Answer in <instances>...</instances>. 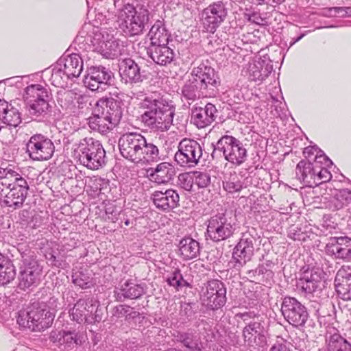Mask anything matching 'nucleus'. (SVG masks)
<instances>
[{"label":"nucleus","mask_w":351,"mask_h":351,"mask_svg":"<svg viewBox=\"0 0 351 351\" xmlns=\"http://www.w3.org/2000/svg\"><path fill=\"white\" fill-rule=\"evenodd\" d=\"M29 156L39 161L49 160L55 152V146L51 139L43 134L32 136L27 143Z\"/></svg>","instance_id":"13"},{"label":"nucleus","mask_w":351,"mask_h":351,"mask_svg":"<svg viewBox=\"0 0 351 351\" xmlns=\"http://www.w3.org/2000/svg\"><path fill=\"white\" fill-rule=\"evenodd\" d=\"M142 141L143 147L140 149L141 154L136 158V163L145 164L157 161L159 159L158 147L152 143H147L144 136Z\"/></svg>","instance_id":"34"},{"label":"nucleus","mask_w":351,"mask_h":351,"mask_svg":"<svg viewBox=\"0 0 351 351\" xmlns=\"http://www.w3.org/2000/svg\"><path fill=\"white\" fill-rule=\"evenodd\" d=\"M202 155V147L196 141L184 138L179 143L175 160L180 166L193 167L197 164Z\"/></svg>","instance_id":"10"},{"label":"nucleus","mask_w":351,"mask_h":351,"mask_svg":"<svg viewBox=\"0 0 351 351\" xmlns=\"http://www.w3.org/2000/svg\"><path fill=\"white\" fill-rule=\"evenodd\" d=\"M63 74L60 69H53L50 78L52 84L56 87H62L65 82Z\"/></svg>","instance_id":"48"},{"label":"nucleus","mask_w":351,"mask_h":351,"mask_svg":"<svg viewBox=\"0 0 351 351\" xmlns=\"http://www.w3.org/2000/svg\"><path fill=\"white\" fill-rule=\"evenodd\" d=\"M181 255L184 259L190 260L195 258L199 253V243H180Z\"/></svg>","instance_id":"38"},{"label":"nucleus","mask_w":351,"mask_h":351,"mask_svg":"<svg viewBox=\"0 0 351 351\" xmlns=\"http://www.w3.org/2000/svg\"><path fill=\"white\" fill-rule=\"evenodd\" d=\"M152 44V48L167 45L169 43V34L164 27L158 24L154 25L149 33Z\"/></svg>","instance_id":"36"},{"label":"nucleus","mask_w":351,"mask_h":351,"mask_svg":"<svg viewBox=\"0 0 351 351\" xmlns=\"http://www.w3.org/2000/svg\"><path fill=\"white\" fill-rule=\"evenodd\" d=\"M106 217L105 218L106 221H114L116 217V213H114V210L112 208H107L106 210Z\"/></svg>","instance_id":"60"},{"label":"nucleus","mask_w":351,"mask_h":351,"mask_svg":"<svg viewBox=\"0 0 351 351\" xmlns=\"http://www.w3.org/2000/svg\"><path fill=\"white\" fill-rule=\"evenodd\" d=\"M145 293L143 286L135 283L132 280H128L121 286L119 291H115V295L117 300L122 302L125 299H138Z\"/></svg>","instance_id":"25"},{"label":"nucleus","mask_w":351,"mask_h":351,"mask_svg":"<svg viewBox=\"0 0 351 351\" xmlns=\"http://www.w3.org/2000/svg\"><path fill=\"white\" fill-rule=\"evenodd\" d=\"M16 276L15 267L12 264L5 265V268L0 269V285H5L12 281Z\"/></svg>","instance_id":"41"},{"label":"nucleus","mask_w":351,"mask_h":351,"mask_svg":"<svg viewBox=\"0 0 351 351\" xmlns=\"http://www.w3.org/2000/svg\"><path fill=\"white\" fill-rule=\"evenodd\" d=\"M265 332V327L261 322H250L243 328L242 337L249 347L263 348L266 344Z\"/></svg>","instance_id":"16"},{"label":"nucleus","mask_w":351,"mask_h":351,"mask_svg":"<svg viewBox=\"0 0 351 351\" xmlns=\"http://www.w3.org/2000/svg\"><path fill=\"white\" fill-rule=\"evenodd\" d=\"M149 14L148 10L145 8H141L136 10L134 7L128 5L122 10L121 18L130 34L137 35L143 32L145 25L148 22Z\"/></svg>","instance_id":"9"},{"label":"nucleus","mask_w":351,"mask_h":351,"mask_svg":"<svg viewBox=\"0 0 351 351\" xmlns=\"http://www.w3.org/2000/svg\"><path fill=\"white\" fill-rule=\"evenodd\" d=\"M128 311H131V307L126 305L120 304L115 306L112 311V315L117 318L125 317L127 319Z\"/></svg>","instance_id":"49"},{"label":"nucleus","mask_w":351,"mask_h":351,"mask_svg":"<svg viewBox=\"0 0 351 351\" xmlns=\"http://www.w3.org/2000/svg\"><path fill=\"white\" fill-rule=\"evenodd\" d=\"M175 339L191 351H202L204 349L203 343L195 332H178Z\"/></svg>","instance_id":"31"},{"label":"nucleus","mask_w":351,"mask_h":351,"mask_svg":"<svg viewBox=\"0 0 351 351\" xmlns=\"http://www.w3.org/2000/svg\"><path fill=\"white\" fill-rule=\"evenodd\" d=\"M150 57L156 63L160 65H167L173 60L174 53L173 50L167 45H165L151 48Z\"/></svg>","instance_id":"32"},{"label":"nucleus","mask_w":351,"mask_h":351,"mask_svg":"<svg viewBox=\"0 0 351 351\" xmlns=\"http://www.w3.org/2000/svg\"><path fill=\"white\" fill-rule=\"evenodd\" d=\"M351 258V245H346V243H341L338 258Z\"/></svg>","instance_id":"53"},{"label":"nucleus","mask_w":351,"mask_h":351,"mask_svg":"<svg viewBox=\"0 0 351 351\" xmlns=\"http://www.w3.org/2000/svg\"><path fill=\"white\" fill-rule=\"evenodd\" d=\"M121 116V108L116 101L99 100L88 118V125L92 130L104 134L119 123Z\"/></svg>","instance_id":"3"},{"label":"nucleus","mask_w":351,"mask_h":351,"mask_svg":"<svg viewBox=\"0 0 351 351\" xmlns=\"http://www.w3.org/2000/svg\"><path fill=\"white\" fill-rule=\"evenodd\" d=\"M335 196L342 205L348 204L351 202V193L347 189H341L337 191Z\"/></svg>","instance_id":"50"},{"label":"nucleus","mask_w":351,"mask_h":351,"mask_svg":"<svg viewBox=\"0 0 351 351\" xmlns=\"http://www.w3.org/2000/svg\"><path fill=\"white\" fill-rule=\"evenodd\" d=\"M194 186L198 189L205 188L210 182V178L206 173L201 171H192Z\"/></svg>","instance_id":"42"},{"label":"nucleus","mask_w":351,"mask_h":351,"mask_svg":"<svg viewBox=\"0 0 351 351\" xmlns=\"http://www.w3.org/2000/svg\"><path fill=\"white\" fill-rule=\"evenodd\" d=\"M83 69V62L77 54L67 56L64 59V74L68 78L80 76Z\"/></svg>","instance_id":"29"},{"label":"nucleus","mask_w":351,"mask_h":351,"mask_svg":"<svg viewBox=\"0 0 351 351\" xmlns=\"http://www.w3.org/2000/svg\"><path fill=\"white\" fill-rule=\"evenodd\" d=\"M193 305H195V304L184 303L182 306V311H184L185 315H186L187 317H191L195 313V311L193 309Z\"/></svg>","instance_id":"58"},{"label":"nucleus","mask_w":351,"mask_h":351,"mask_svg":"<svg viewBox=\"0 0 351 351\" xmlns=\"http://www.w3.org/2000/svg\"><path fill=\"white\" fill-rule=\"evenodd\" d=\"M61 330H52L49 335V345L54 351L61 350Z\"/></svg>","instance_id":"46"},{"label":"nucleus","mask_w":351,"mask_h":351,"mask_svg":"<svg viewBox=\"0 0 351 351\" xmlns=\"http://www.w3.org/2000/svg\"><path fill=\"white\" fill-rule=\"evenodd\" d=\"M8 108V104L5 100L0 99V119H1Z\"/></svg>","instance_id":"62"},{"label":"nucleus","mask_w":351,"mask_h":351,"mask_svg":"<svg viewBox=\"0 0 351 351\" xmlns=\"http://www.w3.org/2000/svg\"><path fill=\"white\" fill-rule=\"evenodd\" d=\"M47 90L40 84H32L26 88L25 101L29 106L32 114H40L47 109Z\"/></svg>","instance_id":"14"},{"label":"nucleus","mask_w":351,"mask_h":351,"mask_svg":"<svg viewBox=\"0 0 351 351\" xmlns=\"http://www.w3.org/2000/svg\"><path fill=\"white\" fill-rule=\"evenodd\" d=\"M119 73L125 84H136L142 82L140 67L132 59L125 58L119 64Z\"/></svg>","instance_id":"22"},{"label":"nucleus","mask_w":351,"mask_h":351,"mask_svg":"<svg viewBox=\"0 0 351 351\" xmlns=\"http://www.w3.org/2000/svg\"><path fill=\"white\" fill-rule=\"evenodd\" d=\"M195 86L200 89H206L208 85L216 84L215 72L213 68L206 63L200 62L191 72Z\"/></svg>","instance_id":"19"},{"label":"nucleus","mask_w":351,"mask_h":351,"mask_svg":"<svg viewBox=\"0 0 351 351\" xmlns=\"http://www.w3.org/2000/svg\"><path fill=\"white\" fill-rule=\"evenodd\" d=\"M168 285L176 288L177 291L183 287H191V285L184 279L182 274L179 269H176L170 276L167 279Z\"/></svg>","instance_id":"39"},{"label":"nucleus","mask_w":351,"mask_h":351,"mask_svg":"<svg viewBox=\"0 0 351 351\" xmlns=\"http://www.w3.org/2000/svg\"><path fill=\"white\" fill-rule=\"evenodd\" d=\"M216 112L215 106L210 103L204 108L195 107L192 111V120L197 128H204L214 121Z\"/></svg>","instance_id":"24"},{"label":"nucleus","mask_w":351,"mask_h":351,"mask_svg":"<svg viewBox=\"0 0 351 351\" xmlns=\"http://www.w3.org/2000/svg\"><path fill=\"white\" fill-rule=\"evenodd\" d=\"M226 221L223 215L213 216L208 221L207 232L213 241H222L230 236L231 230Z\"/></svg>","instance_id":"17"},{"label":"nucleus","mask_w":351,"mask_h":351,"mask_svg":"<svg viewBox=\"0 0 351 351\" xmlns=\"http://www.w3.org/2000/svg\"><path fill=\"white\" fill-rule=\"evenodd\" d=\"M200 300L208 310L215 311L221 308L227 300L224 283L218 280H209L202 289Z\"/></svg>","instance_id":"7"},{"label":"nucleus","mask_w":351,"mask_h":351,"mask_svg":"<svg viewBox=\"0 0 351 351\" xmlns=\"http://www.w3.org/2000/svg\"><path fill=\"white\" fill-rule=\"evenodd\" d=\"M14 139L12 130L10 126L1 125L0 126V141L3 143H11Z\"/></svg>","instance_id":"47"},{"label":"nucleus","mask_w":351,"mask_h":351,"mask_svg":"<svg viewBox=\"0 0 351 351\" xmlns=\"http://www.w3.org/2000/svg\"><path fill=\"white\" fill-rule=\"evenodd\" d=\"M61 350L72 348L78 344L77 333L75 331L61 330Z\"/></svg>","instance_id":"37"},{"label":"nucleus","mask_w":351,"mask_h":351,"mask_svg":"<svg viewBox=\"0 0 351 351\" xmlns=\"http://www.w3.org/2000/svg\"><path fill=\"white\" fill-rule=\"evenodd\" d=\"M101 310L98 308V306L95 305V310L92 313V315H90V320H88V323L92 322H99L101 320Z\"/></svg>","instance_id":"56"},{"label":"nucleus","mask_w":351,"mask_h":351,"mask_svg":"<svg viewBox=\"0 0 351 351\" xmlns=\"http://www.w3.org/2000/svg\"><path fill=\"white\" fill-rule=\"evenodd\" d=\"M296 174L308 186L317 184V177L312 163L301 160L296 167Z\"/></svg>","instance_id":"30"},{"label":"nucleus","mask_w":351,"mask_h":351,"mask_svg":"<svg viewBox=\"0 0 351 351\" xmlns=\"http://www.w3.org/2000/svg\"><path fill=\"white\" fill-rule=\"evenodd\" d=\"M303 154L306 158H311L313 156H315V162L316 163L322 162L323 160L328 162V158L326 156L322 154H319L317 149L314 147H307L304 149Z\"/></svg>","instance_id":"44"},{"label":"nucleus","mask_w":351,"mask_h":351,"mask_svg":"<svg viewBox=\"0 0 351 351\" xmlns=\"http://www.w3.org/2000/svg\"><path fill=\"white\" fill-rule=\"evenodd\" d=\"M110 80V75L104 68L91 67L85 77L84 84L91 90H104Z\"/></svg>","instance_id":"21"},{"label":"nucleus","mask_w":351,"mask_h":351,"mask_svg":"<svg viewBox=\"0 0 351 351\" xmlns=\"http://www.w3.org/2000/svg\"><path fill=\"white\" fill-rule=\"evenodd\" d=\"M326 351H351V343L339 333L326 335Z\"/></svg>","instance_id":"28"},{"label":"nucleus","mask_w":351,"mask_h":351,"mask_svg":"<svg viewBox=\"0 0 351 351\" xmlns=\"http://www.w3.org/2000/svg\"><path fill=\"white\" fill-rule=\"evenodd\" d=\"M202 15L204 30L209 33H214L225 21L228 15V10L223 2L217 1L204 8Z\"/></svg>","instance_id":"11"},{"label":"nucleus","mask_w":351,"mask_h":351,"mask_svg":"<svg viewBox=\"0 0 351 351\" xmlns=\"http://www.w3.org/2000/svg\"><path fill=\"white\" fill-rule=\"evenodd\" d=\"M280 311L285 319L295 328L303 327L309 316L306 307L293 297L283 298Z\"/></svg>","instance_id":"8"},{"label":"nucleus","mask_w":351,"mask_h":351,"mask_svg":"<svg viewBox=\"0 0 351 351\" xmlns=\"http://www.w3.org/2000/svg\"><path fill=\"white\" fill-rule=\"evenodd\" d=\"M151 199L157 208L166 211L179 205L180 196L176 191L167 189L165 192L154 191Z\"/></svg>","instance_id":"20"},{"label":"nucleus","mask_w":351,"mask_h":351,"mask_svg":"<svg viewBox=\"0 0 351 351\" xmlns=\"http://www.w3.org/2000/svg\"><path fill=\"white\" fill-rule=\"evenodd\" d=\"M3 120L4 123L9 126L16 127L21 122V117L19 111L14 108L9 107L5 113L3 115L1 118Z\"/></svg>","instance_id":"40"},{"label":"nucleus","mask_w":351,"mask_h":351,"mask_svg":"<svg viewBox=\"0 0 351 351\" xmlns=\"http://www.w3.org/2000/svg\"><path fill=\"white\" fill-rule=\"evenodd\" d=\"M236 317L241 319L247 325V323H249L251 319H254L256 317H258L259 315L254 312H244V313H239L236 314Z\"/></svg>","instance_id":"54"},{"label":"nucleus","mask_w":351,"mask_h":351,"mask_svg":"<svg viewBox=\"0 0 351 351\" xmlns=\"http://www.w3.org/2000/svg\"><path fill=\"white\" fill-rule=\"evenodd\" d=\"M317 177V184L318 185L323 182H326L330 180L332 178V175L330 172L326 168H322L317 173H316Z\"/></svg>","instance_id":"51"},{"label":"nucleus","mask_w":351,"mask_h":351,"mask_svg":"<svg viewBox=\"0 0 351 351\" xmlns=\"http://www.w3.org/2000/svg\"><path fill=\"white\" fill-rule=\"evenodd\" d=\"M140 313L137 311H134L133 308H131V311H128V317L126 320L134 319L139 316Z\"/></svg>","instance_id":"63"},{"label":"nucleus","mask_w":351,"mask_h":351,"mask_svg":"<svg viewBox=\"0 0 351 351\" xmlns=\"http://www.w3.org/2000/svg\"><path fill=\"white\" fill-rule=\"evenodd\" d=\"M55 314L47 308L44 303L34 302L27 310L18 313L17 323L32 331L40 332L51 326Z\"/></svg>","instance_id":"5"},{"label":"nucleus","mask_w":351,"mask_h":351,"mask_svg":"<svg viewBox=\"0 0 351 351\" xmlns=\"http://www.w3.org/2000/svg\"><path fill=\"white\" fill-rule=\"evenodd\" d=\"M94 310L95 304L92 299L80 298L70 310L69 314L73 320L80 324L90 320V315H92Z\"/></svg>","instance_id":"23"},{"label":"nucleus","mask_w":351,"mask_h":351,"mask_svg":"<svg viewBox=\"0 0 351 351\" xmlns=\"http://www.w3.org/2000/svg\"><path fill=\"white\" fill-rule=\"evenodd\" d=\"M317 313L320 316L326 317L327 315H330V313H326V311H324V306H322L318 310Z\"/></svg>","instance_id":"64"},{"label":"nucleus","mask_w":351,"mask_h":351,"mask_svg":"<svg viewBox=\"0 0 351 351\" xmlns=\"http://www.w3.org/2000/svg\"><path fill=\"white\" fill-rule=\"evenodd\" d=\"M223 185L225 191L230 193L239 192L243 189V184L236 177L224 182Z\"/></svg>","instance_id":"45"},{"label":"nucleus","mask_w":351,"mask_h":351,"mask_svg":"<svg viewBox=\"0 0 351 351\" xmlns=\"http://www.w3.org/2000/svg\"><path fill=\"white\" fill-rule=\"evenodd\" d=\"M143 136L136 133L125 134L119 141V146L121 155L126 159L136 163V158L140 157L141 148L143 147Z\"/></svg>","instance_id":"15"},{"label":"nucleus","mask_w":351,"mask_h":351,"mask_svg":"<svg viewBox=\"0 0 351 351\" xmlns=\"http://www.w3.org/2000/svg\"><path fill=\"white\" fill-rule=\"evenodd\" d=\"M335 286L339 298L351 300V266L343 265L337 271Z\"/></svg>","instance_id":"18"},{"label":"nucleus","mask_w":351,"mask_h":351,"mask_svg":"<svg viewBox=\"0 0 351 351\" xmlns=\"http://www.w3.org/2000/svg\"><path fill=\"white\" fill-rule=\"evenodd\" d=\"M322 271L319 269L308 268L300 278L302 289L307 293L315 292L322 281Z\"/></svg>","instance_id":"26"},{"label":"nucleus","mask_w":351,"mask_h":351,"mask_svg":"<svg viewBox=\"0 0 351 351\" xmlns=\"http://www.w3.org/2000/svg\"><path fill=\"white\" fill-rule=\"evenodd\" d=\"M11 264H12V261L10 258L0 254V269H4L5 265L8 266Z\"/></svg>","instance_id":"61"},{"label":"nucleus","mask_w":351,"mask_h":351,"mask_svg":"<svg viewBox=\"0 0 351 351\" xmlns=\"http://www.w3.org/2000/svg\"><path fill=\"white\" fill-rule=\"evenodd\" d=\"M270 351H290L287 346L282 343L277 341L270 348Z\"/></svg>","instance_id":"59"},{"label":"nucleus","mask_w":351,"mask_h":351,"mask_svg":"<svg viewBox=\"0 0 351 351\" xmlns=\"http://www.w3.org/2000/svg\"><path fill=\"white\" fill-rule=\"evenodd\" d=\"M17 249L22 257L23 265L20 267L19 287L25 290L36 287L40 280L43 267L36 259V254L26 245L17 243Z\"/></svg>","instance_id":"4"},{"label":"nucleus","mask_w":351,"mask_h":351,"mask_svg":"<svg viewBox=\"0 0 351 351\" xmlns=\"http://www.w3.org/2000/svg\"><path fill=\"white\" fill-rule=\"evenodd\" d=\"M248 69L250 70V80L256 81L260 78L261 75L260 70L254 64L249 63Z\"/></svg>","instance_id":"55"},{"label":"nucleus","mask_w":351,"mask_h":351,"mask_svg":"<svg viewBox=\"0 0 351 351\" xmlns=\"http://www.w3.org/2000/svg\"><path fill=\"white\" fill-rule=\"evenodd\" d=\"M179 185L187 191H194V184L192 172L183 173L178 176Z\"/></svg>","instance_id":"43"},{"label":"nucleus","mask_w":351,"mask_h":351,"mask_svg":"<svg viewBox=\"0 0 351 351\" xmlns=\"http://www.w3.org/2000/svg\"><path fill=\"white\" fill-rule=\"evenodd\" d=\"M176 174L174 167L169 162L158 164L154 171L149 174L150 179L158 184H165L173 179Z\"/></svg>","instance_id":"27"},{"label":"nucleus","mask_w":351,"mask_h":351,"mask_svg":"<svg viewBox=\"0 0 351 351\" xmlns=\"http://www.w3.org/2000/svg\"><path fill=\"white\" fill-rule=\"evenodd\" d=\"M225 159L234 165H241L247 157V150L239 140L232 136H223L218 141Z\"/></svg>","instance_id":"12"},{"label":"nucleus","mask_w":351,"mask_h":351,"mask_svg":"<svg viewBox=\"0 0 351 351\" xmlns=\"http://www.w3.org/2000/svg\"><path fill=\"white\" fill-rule=\"evenodd\" d=\"M341 245V243H328L325 247L326 254L338 258Z\"/></svg>","instance_id":"52"},{"label":"nucleus","mask_w":351,"mask_h":351,"mask_svg":"<svg viewBox=\"0 0 351 351\" xmlns=\"http://www.w3.org/2000/svg\"><path fill=\"white\" fill-rule=\"evenodd\" d=\"M267 272L271 273L269 269H267L263 265H258L255 270H251L248 271L250 277L255 276L256 275L260 276Z\"/></svg>","instance_id":"57"},{"label":"nucleus","mask_w":351,"mask_h":351,"mask_svg":"<svg viewBox=\"0 0 351 351\" xmlns=\"http://www.w3.org/2000/svg\"><path fill=\"white\" fill-rule=\"evenodd\" d=\"M143 106L147 110L141 118L147 126L161 132L170 129L175 114L173 105L160 97H154L151 95L145 98Z\"/></svg>","instance_id":"1"},{"label":"nucleus","mask_w":351,"mask_h":351,"mask_svg":"<svg viewBox=\"0 0 351 351\" xmlns=\"http://www.w3.org/2000/svg\"><path fill=\"white\" fill-rule=\"evenodd\" d=\"M72 282L82 289H89L94 285L93 278L88 269L83 267H77L73 269Z\"/></svg>","instance_id":"33"},{"label":"nucleus","mask_w":351,"mask_h":351,"mask_svg":"<svg viewBox=\"0 0 351 351\" xmlns=\"http://www.w3.org/2000/svg\"><path fill=\"white\" fill-rule=\"evenodd\" d=\"M253 253L252 243H237L234 248L232 257L237 263L242 265L250 259Z\"/></svg>","instance_id":"35"},{"label":"nucleus","mask_w":351,"mask_h":351,"mask_svg":"<svg viewBox=\"0 0 351 351\" xmlns=\"http://www.w3.org/2000/svg\"><path fill=\"white\" fill-rule=\"evenodd\" d=\"M106 152L98 143L86 140L82 141L75 149V156L80 162L87 168L95 170L104 163Z\"/></svg>","instance_id":"6"},{"label":"nucleus","mask_w":351,"mask_h":351,"mask_svg":"<svg viewBox=\"0 0 351 351\" xmlns=\"http://www.w3.org/2000/svg\"><path fill=\"white\" fill-rule=\"evenodd\" d=\"M28 189L25 179L17 173L8 172L0 176V203L14 209L21 207Z\"/></svg>","instance_id":"2"}]
</instances>
